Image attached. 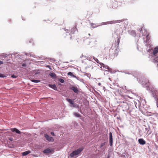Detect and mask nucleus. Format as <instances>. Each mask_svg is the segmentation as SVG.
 I'll return each instance as SVG.
<instances>
[{"label":"nucleus","mask_w":158,"mask_h":158,"mask_svg":"<svg viewBox=\"0 0 158 158\" xmlns=\"http://www.w3.org/2000/svg\"><path fill=\"white\" fill-rule=\"evenodd\" d=\"M109 135L110 145V146H112L113 145V137L111 132L109 133Z\"/></svg>","instance_id":"obj_8"},{"label":"nucleus","mask_w":158,"mask_h":158,"mask_svg":"<svg viewBox=\"0 0 158 158\" xmlns=\"http://www.w3.org/2000/svg\"><path fill=\"white\" fill-rule=\"evenodd\" d=\"M101 85V83H98V85L99 86H100Z\"/></svg>","instance_id":"obj_47"},{"label":"nucleus","mask_w":158,"mask_h":158,"mask_svg":"<svg viewBox=\"0 0 158 158\" xmlns=\"http://www.w3.org/2000/svg\"><path fill=\"white\" fill-rule=\"evenodd\" d=\"M106 143V142H104L102 143L101 144V145L100 146V148H101L102 147H103L105 145Z\"/></svg>","instance_id":"obj_32"},{"label":"nucleus","mask_w":158,"mask_h":158,"mask_svg":"<svg viewBox=\"0 0 158 158\" xmlns=\"http://www.w3.org/2000/svg\"><path fill=\"white\" fill-rule=\"evenodd\" d=\"M31 81L34 83H39L40 82V80H36L35 79H31Z\"/></svg>","instance_id":"obj_26"},{"label":"nucleus","mask_w":158,"mask_h":158,"mask_svg":"<svg viewBox=\"0 0 158 158\" xmlns=\"http://www.w3.org/2000/svg\"><path fill=\"white\" fill-rule=\"evenodd\" d=\"M64 31L65 32V33L66 34V35H67L68 36H69V38L70 39H72V34H73L74 33H75L76 32H77V29L76 27H73L71 30V32L70 33H69V30L68 29L64 30Z\"/></svg>","instance_id":"obj_5"},{"label":"nucleus","mask_w":158,"mask_h":158,"mask_svg":"<svg viewBox=\"0 0 158 158\" xmlns=\"http://www.w3.org/2000/svg\"><path fill=\"white\" fill-rule=\"evenodd\" d=\"M133 36H135L136 35V33H135L134 32V31H133Z\"/></svg>","instance_id":"obj_45"},{"label":"nucleus","mask_w":158,"mask_h":158,"mask_svg":"<svg viewBox=\"0 0 158 158\" xmlns=\"http://www.w3.org/2000/svg\"><path fill=\"white\" fill-rule=\"evenodd\" d=\"M51 134L53 136H55V134L54 133V132H51Z\"/></svg>","instance_id":"obj_42"},{"label":"nucleus","mask_w":158,"mask_h":158,"mask_svg":"<svg viewBox=\"0 0 158 158\" xmlns=\"http://www.w3.org/2000/svg\"><path fill=\"white\" fill-rule=\"evenodd\" d=\"M116 51H117L118 50L117 49H116Z\"/></svg>","instance_id":"obj_51"},{"label":"nucleus","mask_w":158,"mask_h":158,"mask_svg":"<svg viewBox=\"0 0 158 158\" xmlns=\"http://www.w3.org/2000/svg\"><path fill=\"white\" fill-rule=\"evenodd\" d=\"M82 56H83V55H82V56H81L80 57H81H81H82Z\"/></svg>","instance_id":"obj_50"},{"label":"nucleus","mask_w":158,"mask_h":158,"mask_svg":"<svg viewBox=\"0 0 158 158\" xmlns=\"http://www.w3.org/2000/svg\"><path fill=\"white\" fill-rule=\"evenodd\" d=\"M69 89L73 90L75 93L76 94H78L79 92L78 88L74 86H72L70 87Z\"/></svg>","instance_id":"obj_9"},{"label":"nucleus","mask_w":158,"mask_h":158,"mask_svg":"<svg viewBox=\"0 0 158 158\" xmlns=\"http://www.w3.org/2000/svg\"><path fill=\"white\" fill-rule=\"evenodd\" d=\"M146 41H145V40H144V42H145L146 43H148V40H149V35H147L146 36Z\"/></svg>","instance_id":"obj_23"},{"label":"nucleus","mask_w":158,"mask_h":158,"mask_svg":"<svg viewBox=\"0 0 158 158\" xmlns=\"http://www.w3.org/2000/svg\"><path fill=\"white\" fill-rule=\"evenodd\" d=\"M44 136L45 139L48 141L53 142L54 139L52 137L49 136L47 134H45Z\"/></svg>","instance_id":"obj_6"},{"label":"nucleus","mask_w":158,"mask_h":158,"mask_svg":"<svg viewBox=\"0 0 158 158\" xmlns=\"http://www.w3.org/2000/svg\"><path fill=\"white\" fill-rule=\"evenodd\" d=\"M126 74H131V71H127L124 72Z\"/></svg>","instance_id":"obj_36"},{"label":"nucleus","mask_w":158,"mask_h":158,"mask_svg":"<svg viewBox=\"0 0 158 158\" xmlns=\"http://www.w3.org/2000/svg\"><path fill=\"white\" fill-rule=\"evenodd\" d=\"M66 100L71 104H74V101L73 100L70 98H66Z\"/></svg>","instance_id":"obj_19"},{"label":"nucleus","mask_w":158,"mask_h":158,"mask_svg":"<svg viewBox=\"0 0 158 158\" xmlns=\"http://www.w3.org/2000/svg\"><path fill=\"white\" fill-rule=\"evenodd\" d=\"M139 31L140 32V36L141 35H142V36H145L147 34L146 31L145 29L143 30L142 28H140L139 29Z\"/></svg>","instance_id":"obj_7"},{"label":"nucleus","mask_w":158,"mask_h":158,"mask_svg":"<svg viewBox=\"0 0 158 158\" xmlns=\"http://www.w3.org/2000/svg\"><path fill=\"white\" fill-rule=\"evenodd\" d=\"M7 77L6 74H4L0 73V77L4 78Z\"/></svg>","instance_id":"obj_27"},{"label":"nucleus","mask_w":158,"mask_h":158,"mask_svg":"<svg viewBox=\"0 0 158 158\" xmlns=\"http://www.w3.org/2000/svg\"><path fill=\"white\" fill-rule=\"evenodd\" d=\"M74 78H76V79H77V80H79H79L80 79V78L79 77H77L76 76V77H74Z\"/></svg>","instance_id":"obj_41"},{"label":"nucleus","mask_w":158,"mask_h":158,"mask_svg":"<svg viewBox=\"0 0 158 158\" xmlns=\"http://www.w3.org/2000/svg\"><path fill=\"white\" fill-rule=\"evenodd\" d=\"M49 75L53 79H55L57 77L56 74L53 72H51L49 74Z\"/></svg>","instance_id":"obj_16"},{"label":"nucleus","mask_w":158,"mask_h":158,"mask_svg":"<svg viewBox=\"0 0 158 158\" xmlns=\"http://www.w3.org/2000/svg\"><path fill=\"white\" fill-rule=\"evenodd\" d=\"M58 81L61 83H64V80L62 78H59Z\"/></svg>","instance_id":"obj_31"},{"label":"nucleus","mask_w":158,"mask_h":158,"mask_svg":"<svg viewBox=\"0 0 158 158\" xmlns=\"http://www.w3.org/2000/svg\"><path fill=\"white\" fill-rule=\"evenodd\" d=\"M112 2V8H116L118 6V2L117 1H114V2Z\"/></svg>","instance_id":"obj_12"},{"label":"nucleus","mask_w":158,"mask_h":158,"mask_svg":"<svg viewBox=\"0 0 158 158\" xmlns=\"http://www.w3.org/2000/svg\"><path fill=\"white\" fill-rule=\"evenodd\" d=\"M147 51L149 53H152V56L153 58V62L157 64L158 70V56H157L156 54L158 52V46L155 47L154 50L152 48L147 49Z\"/></svg>","instance_id":"obj_2"},{"label":"nucleus","mask_w":158,"mask_h":158,"mask_svg":"<svg viewBox=\"0 0 158 158\" xmlns=\"http://www.w3.org/2000/svg\"><path fill=\"white\" fill-rule=\"evenodd\" d=\"M31 153V152L30 151H27L24 152L22 153V155L23 156H26L30 153Z\"/></svg>","instance_id":"obj_18"},{"label":"nucleus","mask_w":158,"mask_h":158,"mask_svg":"<svg viewBox=\"0 0 158 158\" xmlns=\"http://www.w3.org/2000/svg\"><path fill=\"white\" fill-rule=\"evenodd\" d=\"M53 150L52 149H50L49 148H47L43 151L44 154H49L53 152Z\"/></svg>","instance_id":"obj_10"},{"label":"nucleus","mask_w":158,"mask_h":158,"mask_svg":"<svg viewBox=\"0 0 158 158\" xmlns=\"http://www.w3.org/2000/svg\"><path fill=\"white\" fill-rule=\"evenodd\" d=\"M116 93H117L118 94L120 95H122V92L120 90H119V89L116 90Z\"/></svg>","instance_id":"obj_24"},{"label":"nucleus","mask_w":158,"mask_h":158,"mask_svg":"<svg viewBox=\"0 0 158 158\" xmlns=\"http://www.w3.org/2000/svg\"><path fill=\"white\" fill-rule=\"evenodd\" d=\"M41 71L40 69H35L33 71V73L34 75L36 76L39 74L41 73Z\"/></svg>","instance_id":"obj_17"},{"label":"nucleus","mask_w":158,"mask_h":158,"mask_svg":"<svg viewBox=\"0 0 158 158\" xmlns=\"http://www.w3.org/2000/svg\"><path fill=\"white\" fill-rule=\"evenodd\" d=\"M120 36H118L117 37V44L118 45L119 43L120 42Z\"/></svg>","instance_id":"obj_29"},{"label":"nucleus","mask_w":158,"mask_h":158,"mask_svg":"<svg viewBox=\"0 0 158 158\" xmlns=\"http://www.w3.org/2000/svg\"><path fill=\"white\" fill-rule=\"evenodd\" d=\"M71 107H74L76 108H79V106H77L76 104H72L70 106Z\"/></svg>","instance_id":"obj_28"},{"label":"nucleus","mask_w":158,"mask_h":158,"mask_svg":"<svg viewBox=\"0 0 158 158\" xmlns=\"http://www.w3.org/2000/svg\"><path fill=\"white\" fill-rule=\"evenodd\" d=\"M9 55H7V54H3V57L4 58H7L8 56Z\"/></svg>","instance_id":"obj_34"},{"label":"nucleus","mask_w":158,"mask_h":158,"mask_svg":"<svg viewBox=\"0 0 158 158\" xmlns=\"http://www.w3.org/2000/svg\"><path fill=\"white\" fill-rule=\"evenodd\" d=\"M73 114L75 116L77 117L81 118V115L79 114L77 112L74 113Z\"/></svg>","instance_id":"obj_20"},{"label":"nucleus","mask_w":158,"mask_h":158,"mask_svg":"<svg viewBox=\"0 0 158 158\" xmlns=\"http://www.w3.org/2000/svg\"><path fill=\"white\" fill-rule=\"evenodd\" d=\"M137 81L139 83L144 87L146 88V89L150 91L152 94V95L155 99V100H157L158 97V90L156 88L153 87L151 85L149 80L145 78H142L141 79L137 78Z\"/></svg>","instance_id":"obj_1"},{"label":"nucleus","mask_w":158,"mask_h":158,"mask_svg":"<svg viewBox=\"0 0 158 158\" xmlns=\"http://www.w3.org/2000/svg\"><path fill=\"white\" fill-rule=\"evenodd\" d=\"M102 64L103 65V66L104 68L106 69H107L108 70V71L112 73H114V72H113L112 71L111 69L108 66L104 64L103 63H102Z\"/></svg>","instance_id":"obj_11"},{"label":"nucleus","mask_w":158,"mask_h":158,"mask_svg":"<svg viewBox=\"0 0 158 158\" xmlns=\"http://www.w3.org/2000/svg\"><path fill=\"white\" fill-rule=\"evenodd\" d=\"M48 86H49L51 88L53 89L54 90H57V89L56 87V85L55 84H49L48 85Z\"/></svg>","instance_id":"obj_14"},{"label":"nucleus","mask_w":158,"mask_h":158,"mask_svg":"<svg viewBox=\"0 0 158 158\" xmlns=\"http://www.w3.org/2000/svg\"><path fill=\"white\" fill-rule=\"evenodd\" d=\"M112 2H110L107 3V6L110 9L112 8Z\"/></svg>","instance_id":"obj_21"},{"label":"nucleus","mask_w":158,"mask_h":158,"mask_svg":"<svg viewBox=\"0 0 158 158\" xmlns=\"http://www.w3.org/2000/svg\"><path fill=\"white\" fill-rule=\"evenodd\" d=\"M137 49L138 50H139V48H138V47L137 46Z\"/></svg>","instance_id":"obj_49"},{"label":"nucleus","mask_w":158,"mask_h":158,"mask_svg":"<svg viewBox=\"0 0 158 158\" xmlns=\"http://www.w3.org/2000/svg\"><path fill=\"white\" fill-rule=\"evenodd\" d=\"M29 42L30 44H33V41L32 39H30L29 40Z\"/></svg>","instance_id":"obj_35"},{"label":"nucleus","mask_w":158,"mask_h":158,"mask_svg":"<svg viewBox=\"0 0 158 158\" xmlns=\"http://www.w3.org/2000/svg\"><path fill=\"white\" fill-rule=\"evenodd\" d=\"M84 148L83 147H82L75 150L70 154V156L71 157H73L75 156H77L83 151Z\"/></svg>","instance_id":"obj_3"},{"label":"nucleus","mask_w":158,"mask_h":158,"mask_svg":"<svg viewBox=\"0 0 158 158\" xmlns=\"http://www.w3.org/2000/svg\"><path fill=\"white\" fill-rule=\"evenodd\" d=\"M11 77L12 78H16L18 77L17 76L15 75L14 74L11 75Z\"/></svg>","instance_id":"obj_33"},{"label":"nucleus","mask_w":158,"mask_h":158,"mask_svg":"<svg viewBox=\"0 0 158 158\" xmlns=\"http://www.w3.org/2000/svg\"><path fill=\"white\" fill-rule=\"evenodd\" d=\"M25 55H27L28 56H30V57H34V55H32V54H31L30 53H25Z\"/></svg>","instance_id":"obj_25"},{"label":"nucleus","mask_w":158,"mask_h":158,"mask_svg":"<svg viewBox=\"0 0 158 158\" xmlns=\"http://www.w3.org/2000/svg\"><path fill=\"white\" fill-rule=\"evenodd\" d=\"M79 81L83 83H84V80L83 79L80 78V79L79 80Z\"/></svg>","instance_id":"obj_38"},{"label":"nucleus","mask_w":158,"mask_h":158,"mask_svg":"<svg viewBox=\"0 0 158 158\" xmlns=\"http://www.w3.org/2000/svg\"><path fill=\"white\" fill-rule=\"evenodd\" d=\"M3 63V62L2 61L0 60V65Z\"/></svg>","instance_id":"obj_43"},{"label":"nucleus","mask_w":158,"mask_h":158,"mask_svg":"<svg viewBox=\"0 0 158 158\" xmlns=\"http://www.w3.org/2000/svg\"><path fill=\"white\" fill-rule=\"evenodd\" d=\"M11 130L12 131L15 132L19 134H20L21 133V132L18 129L15 128H11Z\"/></svg>","instance_id":"obj_13"},{"label":"nucleus","mask_w":158,"mask_h":158,"mask_svg":"<svg viewBox=\"0 0 158 158\" xmlns=\"http://www.w3.org/2000/svg\"><path fill=\"white\" fill-rule=\"evenodd\" d=\"M156 101V103L157 107H158V99L157 100H155Z\"/></svg>","instance_id":"obj_39"},{"label":"nucleus","mask_w":158,"mask_h":158,"mask_svg":"<svg viewBox=\"0 0 158 158\" xmlns=\"http://www.w3.org/2000/svg\"><path fill=\"white\" fill-rule=\"evenodd\" d=\"M46 67L48 68L50 70L52 69V68H51V66L49 65H47L46 66Z\"/></svg>","instance_id":"obj_40"},{"label":"nucleus","mask_w":158,"mask_h":158,"mask_svg":"<svg viewBox=\"0 0 158 158\" xmlns=\"http://www.w3.org/2000/svg\"><path fill=\"white\" fill-rule=\"evenodd\" d=\"M50 60H52L53 61L55 60V59H53H53L51 58Z\"/></svg>","instance_id":"obj_46"},{"label":"nucleus","mask_w":158,"mask_h":158,"mask_svg":"<svg viewBox=\"0 0 158 158\" xmlns=\"http://www.w3.org/2000/svg\"><path fill=\"white\" fill-rule=\"evenodd\" d=\"M123 20H113L111 21H108L106 22H102L101 23V25H100L97 26H94L92 27L93 28H95L97 27H98L99 26L102 25H106L108 24H112L113 23H120V22H122Z\"/></svg>","instance_id":"obj_4"},{"label":"nucleus","mask_w":158,"mask_h":158,"mask_svg":"<svg viewBox=\"0 0 158 158\" xmlns=\"http://www.w3.org/2000/svg\"><path fill=\"white\" fill-rule=\"evenodd\" d=\"M107 158H110V155L108 154V155Z\"/></svg>","instance_id":"obj_44"},{"label":"nucleus","mask_w":158,"mask_h":158,"mask_svg":"<svg viewBox=\"0 0 158 158\" xmlns=\"http://www.w3.org/2000/svg\"><path fill=\"white\" fill-rule=\"evenodd\" d=\"M94 24L93 23H91V26H93V25H94Z\"/></svg>","instance_id":"obj_48"},{"label":"nucleus","mask_w":158,"mask_h":158,"mask_svg":"<svg viewBox=\"0 0 158 158\" xmlns=\"http://www.w3.org/2000/svg\"><path fill=\"white\" fill-rule=\"evenodd\" d=\"M138 142L139 143L142 145H143L146 143L145 141L143 139H138Z\"/></svg>","instance_id":"obj_15"},{"label":"nucleus","mask_w":158,"mask_h":158,"mask_svg":"<svg viewBox=\"0 0 158 158\" xmlns=\"http://www.w3.org/2000/svg\"><path fill=\"white\" fill-rule=\"evenodd\" d=\"M93 59L94 60L96 61L98 63L100 64L99 61L94 56H93Z\"/></svg>","instance_id":"obj_30"},{"label":"nucleus","mask_w":158,"mask_h":158,"mask_svg":"<svg viewBox=\"0 0 158 158\" xmlns=\"http://www.w3.org/2000/svg\"><path fill=\"white\" fill-rule=\"evenodd\" d=\"M68 75L70 76L71 77H76V76L74 75L73 74V73L71 72H69L68 73Z\"/></svg>","instance_id":"obj_22"},{"label":"nucleus","mask_w":158,"mask_h":158,"mask_svg":"<svg viewBox=\"0 0 158 158\" xmlns=\"http://www.w3.org/2000/svg\"><path fill=\"white\" fill-rule=\"evenodd\" d=\"M22 67H26V65L25 63H23L22 64Z\"/></svg>","instance_id":"obj_37"},{"label":"nucleus","mask_w":158,"mask_h":158,"mask_svg":"<svg viewBox=\"0 0 158 158\" xmlns=\"http://www.w3.org/2000/svg\"><path fill=\"white\" fill-rule=\"evenodd\" d=\"M89 35H90V34L89 33Z\"/></svg>","instance_id":"obj_52"}]
</instances>
